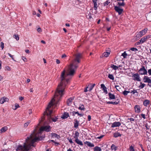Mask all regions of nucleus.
<instances>
[{
	"instance_id": "f257e3e1",
	"label": "nucleus",
	"mask_w": 151,
	"mask_h": 151,
	"mask_svg": "<svg viewBox=\"0 0 151 151\" xmlns=\"http://www.w3.org/2000/svg\"><path fill=\"white\" fill-rule=\"evenodd\" d=\"M80 60H73L71 63L70 65L68 70V73L65 74V70H64L62 72L60 79L61 82L58 85L55 92L54 97L49 102L46 111L44 113V115H47L50 121H52L53 122H56L57 121L58 118L56 117L53 118L51 114L52 113V111L50 109L51 107L53 105V102L56 101V105L64 94V91L66 83H68V79H65L66 77L68 75L73 76L75 73V70L78 67V64L80 63Z\"/></svg>"
},
{
	"instance_id": "f03ea898",
	"label": "nucleus",
	"mask_w": 151,
	"mask_h": 151,
	"mask_svg": "<svg viewBox=\"0 0 151 151\" xmlns=\"http://www.w3.org/2000/svg\"><path fill=\"white\" fill-rule=\"evenodd\" d=\"M41 138L37 137L35 133L31 134L30 137H27L26 139V142L24 143V150L28 151L31 149V146L35 147L34 143L37 141L41 140Z\"/></svg>"
},
{
	"instance_id": "7ed1b4c3",
	"label": "nucleus",
	"mask_w": 151,
	"mask_h": 151,
	"mask_svg": "<svg viewBox=\"0 0 151 151\" xmlns=\"http://www.w3.org/2000/svg\"><path fill=\"white\" fill-rule=\"evenodd\" d=\"M50 126H45L44 127H41L39 130L38 131V132L36 134L35 132H34L33 133H35L36 135H37V137H41V138L42 139V138L41 136V132H42L45 131L47 132H48L50 130Z\"/></svg>"
},
{
	"instance_id": "20e7f679",
	"label": "nucleus",
	"mask_w": 151,
	"mask_h": 151,
	"mask_svg": "<svg viewBox=\"0 0 151 151\" xmlns=\"http://www.w3.org/2000/svg\"><path fill=\"white\" fill-rule=\"evenodd\" d=\"M143 80L144 82L148 83V85L151 87V77H149L147 76H144Z\"/></svg>"
},
{
	"instance_id": "39448f33",
	"label": "nucleus",
	"mask_w": 151,
	"mask_h": 151,
	"mask_svg": "<svg viewBox=\"0 0 151 151\" xmlns=\"http://www.w3.org/2000/svg\"><path fill=\"white\" fill-rule=\"evenodd\" d=\"M139 72L141 75H147V70L145 68V67L142 66L139 70Z\"/></svg>"
},
{
	"instance_id": "423d86ee",
	"label": "nucleus",
	"mask_w": 151,
	"mask_h": 151,
	"mask_svg": "<svg viewBox=\"0 0 151 151\" xmlns=\"http://www.w3.org/2000/svg\"><path fill=\"white\" fill-rule=\"evenodd\" d=\"M132 77L134 81H141L139 75L138 73L133 74Z\"/></svg>"
},
{
	"instance_id": "0eeeda50",
	"label": "nucleus",
	"mask_w": 151,
	"mask_h": 151,
	"mask_svg": "<svg viewBox=\"0 0 151 151\" xmlns=\"http://www.w3.org/2000/svg\"><path fill=\"white\" fill-rule=\"evenodd\" d=\"M115 9L116 11L118 13L119 15L121 14L122 13L123 11V9H120L119 7L117 6H115L114 8Z\"/></svg>"
},
{
	"instance_id": "6e6552de",
	"label": "nucleus",
	"mask_w": 151,
	"mask_h": 151,
	"mask_svg": "<svg viewBox=\"0 0 151 151\" xmlns=\"http://www.w3.org/2000/svg\"><path fill=\"white\" fill-rule=\"evenodd\" d=\"M121 123L118 122H115L111 124V127H119L121 125Z\"/></svg>"
},
{
	"instance_id": "1a4fd4ad",
	"label": "nucleus",
	"mask_w": 151,
	"mask_h": 151,
	"mask_svg": "<svg viewBox=\"0 0 151 151\" xmlns=\"http://www.w3.org/2000/svg\"><path fill=\"white\" fill-rule=\"evenodd\" d=\"M135 112L137 113H139L141 111V107L139 105H136L134 107Z\"/></svg>"
},
{
	"instance_id": "9d476101",
	"label": "nucleus",
	"mask_w": 151,
	"mask_h": 151,
	"mask_svg": "<svg viewBox=\"0 0 151 151\" xmlns=\"http://www.w3.org/2000/svg\"><path fill=\"white\" fill-rule=\"evenodd\" d=\"M74 97H72L70 98L69 99H68L67 100V103L68 105H71L72 102H73L74 99Z\"/></svg>"
},
{
	"instance_id": "9b49d317",
	"label": "nucleus",
	"mask_w": 151,
	"mask_h": 151,
	"mask_svg": "<svg viewBox=\"0 0 151 151\" xmlns=\"http://www.w3.org/2000/svg\"><path fill=\"white\" fill-rule=\"evenodd\" d=\"M147 28H146L140 31L139 33V34H140V35H141V36H142L146 34L147 32Z\"/></svg>"
},
{
	"instance_id": "f8f14e48",
	"label": "nucleus",
	"mask_w": 151,
	"mask_h": 151,
	"mask_svg": "<svg viewBox=\"0 0 151 151\" xmlns=\"http://www.w3.org/2000/svg\"><path fill=\"white\" fill-rule=\"evenodd\" d=\"M9 100V99L5 97L2 98L0 99V103L1 104H3L5 101H7Z\"/></svg>"
},
{
	"instance_id": "ddd939ff",
	"label": "nucleus",
	"mask_w": 151,
	"mask_h": 151,
	"mask_svg": "<svg viewBox=\"0 0 151 151\" xmlns=\"http://www.w3.org/2000/svg\"><path fill=\"white\" fill-rule=\"evenodd\" d=\"M150 101L147 99L145 100L143 102V105L146 106H147L148 105H149L150 104Z\"/></svg>"
},
{
	"instance_id": "4468645a",
	"label": "nucleus",
	"mask_w": 151,
	"mask_h": 151,
	"mask_svg": "<svg viewBox=\"0 0 151 151\" xmlns=\"http://www.w3.org/2000/svg\"><path fill=\"white\" fill-rule=\"evenodd\" d=\"M109 96V99L110 100L114 99H115L116 97L115 96L111 93H110L108 94Z\"/></svg>"
},
{
	"instance_id": "2eb2a0df",
	"label": "nucleus",
	"mask_w": 151,
	"mask_h": 151,
	"mask_svg": "<svg viewBox=\"0 0 151 151\" xmlns=\"http://www.w3.org/2000/svg\"><path fill=\"white\" fill-rule=\"evenodd\" d=\"M85 144H86L88 146L90 147H93L94 145L93 144L88 141H86L84 142Z\"/></svg>"
},
{
	"instance_id": "dca6fc26",
	"label": "nucleus",
	"mask_w": 151,
	"mask_h": 151,
	"mask_svg": "<svg viewBox=\"0 0 151 151\" xmlns=\"http://www.w3.org/2000/svg\"><path fill=\"white\" fill-rule=\"evenodd\" d=\"M69 116L68 113L67 112H65L61 117L63 119L67 118Z\"/></svg>"
},
{
	"instance_id": "f3484780",
	"label": "nucleus",
	"mask_w": 151,
	"mask_h": 151,
	"mask_svg": "<svg viewBox=\"0 0 151 151\" xmlns=\"http://www.w3.org/2000/svg\"><path fill=\"white\" fill-rule=\"evenodd\" d=\"M24 150V145L23 146L21 145H19L18 147L16 149V150L17 151H18L19 150Z\"/></svg>"
},
{
	"instance_id": "a211bd4d",
	"label": "nucleus",
	"mask_w": 151,
	"mask_h": 151,
	"mask_svg": "<svg viewBox=\"0 0 151 151\" xmlns=\"http://www.w3.org/2000/svg\"><path fill=\"white\" fill-rule=\"evenodd\" d=\"M75 141L78 144L81 146H82L83 145L82 142L79 140L78 138L75 139Z\"/></svg>"
},
{
	"instance_id": "6ab92c4d",
	"label": "nucleus",
	"mask_w": 151,
	"mask_h": 151,
	"mask_svg": "<svg viewBox=\"0 0 151 151\" xmlns=\"http://www.w3.org/2000/svg\"><path fill=\"white\" fill-rule=\"evenodd\" d=\"M75 122L74 123V127L76 128H77L79 125V122L76 119L74 120Z\"/></svg>"
},
{
	"instance_id": "aec40b11",
	"label": "nucleus",
	"mask_w": 151,
	"mask_h": 151,
	"mask_svg": "<svg viewBox=\"0 0 151 151\" xmlns=\"http://www.w3.org/2000/svg\"><path fill=\"white\" fill-rule=\"evenodd\" d=\"M95 84H90V85L88 87V91H91V90H92L93 87H94V86H95Z\"/></svg>"
},
{
	"instance_id": "412c9836",
	"label": "nucleus",
	"mask_w": 151,
	"mask_h": 151,
	"mask_svg": "<svg viewBox=\"0 0 151 151\" xmlns=\"http://www.w3.org/2000/svg\"><path fill=\"white\" fill-rule=\"evenodd\" d=\"M110 54V52H104L102 54V56L105 57H107Z\"/></svg>"
},
{
	"instance_id": "4be33fe9",
	"label": "nucleus",
	"mask_w": 151,
	"mask_h": 151,
	"mask_svg": "<svg viewBox=\"0 0 151 151\" xmlns=\"http://www.w3.org/2000/svg\"><path fill=\"white\" fill-rule=\"evenodd\" d=\"M79 133L77 131H76L73 137L75 139H77L79 135Z\"/></svg>"
},
{
	"instance_id": "5701e85b",
	"label": "nucleus",
	"mask_w": 151,
	"mask_h": 151,
	"mask_svg": "<svg viewBox=\"0 0 151 151\" xmlns=\"http://www.w3.org/2000/svg\"><path fill=\"white\" fill-rule=\"evenodd\" d=\"M52 135V137H55L57 138L58 139H59L60 138V135H58L57 134L55 133H52L51 134Z\"/></svg>"
},
{
	"instance_id": "b1692460",
	"label": "nucleus",
	"mask_w": 151,
	"mask_h": 151,
	"mask_svg": "<svg viewBox=\"0 0 151 151\" xmlns=\"http://www.w3.org/2000/svg\"><path fill=\"white\" fill-rule=\"evenodd\" d=\"M93 149L94 151H101V149L98 146L95 147Z\"/></svg>"
},
{
	"instance_id": "393cba45",
	"label": "nucleus",
	"mask_w": 151,
	"mask_h": 151,
	"mask_svg": "<svg viewBox=\"0 0 151 151\" xmlns=\"http://www.w3.org/2000/svg\"><path fill=\"white\" fill-rule=\"evenodd\" d=\"M122 135L119 132L115 133L114 134V137L115 138L118 137H121Z\"/></svg>"
},
{
	"instance_id": "a878e982",
	"label": "nucleus",
	"mask_w": 151,
	"mask_h": 151,
	"mask_svg": "<svg viewBox=\"0 0 151 151\" xmlns=\"http://www.w3.org/2000/svg\"><path fill=\"white\" fill-rule=\"evenodd\" d=\"M110 67L111 68H112L113 69H114V70H116L119 68L116 65H111Z\"/></svg>"
},
{
	"instance_id": "bb28decb",
	"label": "nucleus",
	"mask_w": 151,
	"mask_h": 151,
	"mask_svg": "<svg viewBox=\"0 0 151 151\" xmlns=\"http://www.w3.org/2000/svg\"><path fill=\"white\" fill-rule=\"evenodd\" d=\"M107 104H112L114 105H117L118 104V102H116L108 101L106 102Z\"/></svg>"
},
{
	"instance_id": "cd10ccee",
	"label": "nucleus",
	"mask_w": 151,
	"mask_h": 151,
	"mask_svg": "<svg viewBox=\"0 0 151 151\" xmlns=\"http://www.w3.org/2000/svg\"><path fill=\"white\" fill-rule=\"evenodd\" d=\"M7 129V127L6 126H5L3 127L1 129V131L2 132H4L6 131Z\"/></svg>"
},
{
	"instance_id": "c85d7f7f",
	"label": "nucleus",
	"mask_w": 151,
	"mask_h": 151,
	"mask_svg": "<svg viewBox=\"0 0 151 151\" xmlns=\"http://www.w3.org/2000/svg\"><path fill=\"white\" fill-rule=\"evenodd\" d=\"M117 147L114 144H112L111 147V149L112 150H117Z\"/></svg>"
},
{
	"instance_id": "c756f323",
	"label": "nucleus",
	"mask_w": 151,
	"mask_h": 151,
	"mask_svg": "<svg viewBox=\"0 0 151 151\" xmlns=\"http://www.w3.org/2000/svg\"><path fill=\"white\" fill-rule=\"evenodd\" d=\"M78 109L79 110H84L85 109V108H84V105L83 104H81L80 105L79 108Z\"/></svg>"
},
{
	"instance_id": "7c9ffc66",
	"label": "nucleus",
	"mask_w": 151,
	"mask_h": 151,
	"mask_svg": "<svg viewBox=\"0 0 151 151\" xmlns=\"http://www.w3.org/2000/svg\"><path fill=\"white\" fill-rule=\"evenodd\" d=\"M94 5V9L95 10H96L97 9L98 7L99 6V4H97V2L93 3Z\"/></svg>"
},
{
	"instance_id": "2f4dec72",
	"label": "nucleus",
	"mask_w": 151,
	"mask_h": 151,
	"mask_svg": "<svg viewBox=\"0 0 151 151\" xmlns=\"http://www.w3.org/2000/svg\"><path fill=\"white\" fill-rule=\"evenodd\" d=\"M140 85L139 86V87L140 89L143 88L145 86V84L144 83H140Z\"/></svg>"
},
{
	"instance_id": "473e14b6",
	"label": "nucleus",
	"mask_w": 151,
	"mask_h": 151,
	"mask_svg": "<svg viewBox=\"0 0 151 151\" xmlns=\"http://www.w3.org/2000/svg\"><path fill=\"white\" fill-rule=\"evenodd\" d=\"M129 150L130 151H135L134 149V145H132L130 146L129 148Z\"/></svg>"
},
{
	"instance_id": "72a5a7b5",
	"label": "nucleus",
	"mask_w": 151,
	"mask_h": 151,
	"mask_svg": "<svg viewBox=\"0 0 151 151\" xmlns=\"http://www.w3.org/2000/svg\"><path fill=\"white\" fill-rule=\"evenodd\" d=\"M130 93V91H127L126 90H124L123 92V93L124 95L125 96H126L127 95L128 93Z\"/></svg>"
},
{
	"instance_id": "f704fd0d",
	"label": "nucleus",
	"mask_w": 151,
	"mask_h": 151,
	"mask_svg": "<svg viewBox=\"0 0 151 151\" xmlns=\"http://www.w3.org/2000/svg\"><path fill=\"white\" fill-rule=\"evenodd\" d=\"M108 78L110 79L114 80V77L112 74H109L108 76Z\"/></svg>"
},
{
	"instance_id": "c9c22d12",
	"label": "nucleus",
	"mask_w": 151,
	"mask_h": 151,
	"mask_svg": "<svg viewBox=\"0 0 151 151\" xmlns=\"http://www.w3.org/2000/svg\"><path fill=\"white\" fill-rule=\"evenodd\" d=\"M127 54L126 53V51H124L123 53L122 54L121 56L123 57L124 58H125L127 57Z\"/></svg>"
},
{
	"instance_id": "e433bc0d",
	"label": "nucleus",
	"mask_w": 151,
	"mask_h": 151,
	"mask_svg": "<svg viewBox=\"0 0 151 151\" xmlns=\"http://www.w3.org/2000/svg\"><path fill=\"white\" fill-rule=\"evenodd\" d=\"M14 38L15 39L17 40H18L19 39V37L17 35L14 34L13 36Z\"/></svg>"
},
{
	"instance_id": "4c0bfd02",
	"label": "nucleus",
	"mask_w": 151,
	"mask_h": 151,
	"mask_svg": "<svg viewBox=\"0 0 151 151\" xmlns=\"http://www.w3.org/2000/svg\"><path fill=\"white\" fill-rule=\"evenodd\" d=\"M140 40H141L142 43L145 42L147 40L145 36L142 38Z\"/></svg>"
},
{
	"instance_id": "58836bf2",
	"label": "nucleus",
	"mask_w": 151,
	"mask_h": 151,
	"mask_svg": "<svg viewBox=\"0 0 151 151\" xmlns=\"http://www.w3.org/2000/svg\"><path fill=\"white\" fill-rule=\"evenodd\" d=\"M30 121H29L25 123L24 124V127H27L29 124L30 123Z\"/></svg>"
},
{
	"instance_id": "ea45409f",
	"label": "nucleus",
	"mask_w": 151,
	"mask_h": 151,
	"mask_svg": "<svg viewBox=\"0 0 151 151\" xmlns=\"http://www.w3.org/2000/svg\"><path fill=\"white\" fill-rule=\"evenodd\" d=\"M110 3V2L109 1H106L103 3L104 6H107L108 4Z\"/></svg>"
},
{
	"instance_id": "a19ab883",
	"label": "nucleus",
	"mask_w": 151,
	"mask_h": 151,
	"mask_svg": "<svg viewBox=\"0 0 151 151\" xmlns=\"http://www.w3.org/2000/svg\"><path fill=\"white\" fill-rule=\"evenodd\" d=\"M142 37V36H141V35H140V34H139V32L138 34H137L136 36V37L137 39L140 38V37Z\"/></svg>"
},
{
	"instance_id": "79ce46f5",
	"label": "nucleus",
	"mask_w": 151,
	"mask_h": 151,
	"mask_svg": "<svg viewBox=\"0 0 151 151\" xmlns=\"http://www.w3.org/2000/svg\"><path fill=\"white\" fill-rule=\"evenodd\" d=\"M115 87L116 89L119 91L121 89V88L119 86L116 85Z\"/></svg>"
},
{
	"instance_id": "37998d69",
	"label": "nucleus",
	"mask_w": 151,
	"mask_h": 151,
	"mask_svg": "<svg viewBox=\"0 0 151 151\" xmlns=\"http://www.w3.org/2000/svg\"><path fill=\"white\" fill-rule=\"evenodd\" d=\"M14 107L15 108H13V109L14 110H16L19 107V106L18 104H16L15 105Z\"/></svg>"
},
{
	"instance_id": "c03bdc74",
	"label": "nucleus",
	"mask_w": 151,
	"mask_h": 151,
	"mask_svg": "<svg viewBox=\"0 0 151 151\" xmlns=\"http://www.w3.org/2000/svg\"><path fill=\"white\" fill-rule=\"evenodd\" d=\"M130 50L132 51H138V50L136 48H134V47H132V48H131L130 49Z\"/></svg>"
},
{
	"instance_id": "a18cd8bd",
	"label": "nucleus",
	"mask_w": 151,
	"mask_h": 151,
	"mask_svg": "<svg viewBox=\"0 0 151 151\" xmlns=\"http://www.w3.org/2000/svg\"><path fill=\"white\" fill-rule=\"evenodd\" d=\"M103 90L104 92L106 94L107 93V88H106H106H103Z\"/></svg>"
},
{
	"instance_id": "49530a36",
	"label": "nucleus",
	"mask_w": 151,
	"mask_h": 151,
	"mask_svg": "<svg viewBox=\"0 0 151 151\" xmlns=\"http://www.w3.org/2000/svg\"><path fill=\"white\" fill-rule=\"evenodd\" d=\"M69 141V142L71 144L73 143V142L72 140V139L71 138H68L67 139Z\"/></svg>"
},
{
	"instance_id": "de8ad7c7",
	"label": "nucleus",
	"mask_w": 151,
	"mask_h": 151,
	"mask_svg": "<svg viewBox=\"0 0 151 151\" xmlns=\"http://www.w3.org/2000/svg\"><path fill=\"white\" fill-rule=\"evenodd\" d=\"M118 5L120 6H123L125 4L123 1L122 3L118 2Z\"/></svg>"
},
{
	"instance_id": "09e8293b",
	"label": "nucleus",
	"mask_w": 151,
	"mask_h": 151,
	"mask_svg": "<svg viewBox=\"0 0 151 151\" xmlns=\"http://www.w3.org/2000/svg\"><path fill=\"white\" fill-rule=\"evenodd\" d=\"M77 111H73L70 113V114H71L73 116H74L75 114H77Z\"/></svg>"
},
{
	"instance_id": "8fccbe9b",
	"label": "nucleus",
	"mask_w": 151,
	"mask_h": 151,
	"mask_svg": "<svg viewBox=\"0 0 151 151\" xmlns=\"http://www.w3.org/2000/svg\"><path fill=\"white\" fill-rule=\"evenodd\" d=\"M130 93H132L133 94H135V93H137V91L136 90H134L133 91H131L130 92Z\"/></svg>"
},
{
	"instance_id": "3c124183",
	"label": "nucleus",
	"mask_w": 151,
	"mask_h": 151,
	"mask_svg": "<svg viewBox=\"0 0 151 151\" xmlns=\"http://www.w3.org/2000/svg\"><path fill=\"white\" fill-rule=\"evenodd\" d=\"M1 48L2 49H3L4 47V43L3 42L1 43Z\"/></svg>"
},
{
	"instance_id": "603ef678",
	"label": "nucleus",
	"mask_w": 151,
	"mask_h": 151,
	"mask_svg": "<svg viewBox=\"0 0 151 151\" xmlns=\"http://www.w3.org/2000/svg\"><path fill=\"white\" fill-rule=\"evenodd\" d=\"M37 31L39 32H42V29L40 27H38L37 28Z\"/></svg>"
},
{
	"instance_id": "864d4df0",
	"label": "nucleus",
	"mask_w": 151,
	"mask_h": 151,
	"mask_svg": "<svg viewBox=\"0 0 151 151\" xmlns=\"http://www.w3.org/2000/svg\"><path fill=\"white\" fill-rule=\"evenodd\" d=\"M141 115L142 118H143L144 119H146V117L145 115V114H141Z\"/></svg>"
},
{
	"instance_id": "5fc2aeb1",
	"label": "nucleus",
	"mask_w": 151,
	"mask_h": 151,
	"mask_svg": "<svg viewBox=\"0 0 151 151\" xmlns=\"http://www.w3.org/2000/svg\"><path fill=\"white\" fill-rule=\"evenodd\" d=\"M128 120H129L130 121V122L131 121H134V119H133L132 118H128Z\"/></svg>"
},
{
	"instance_id": "6e6d98bb",
	"label": "nucleus",
	"mask_w": 151,
	"mask_h": 151,
	"mask_svg": "<svg viewBox=\"0 0 151 151\" xmlns=\"http://www.w3.org/2000/svg\"><path fill=\"white\" fill-rule=\"evenodd\" d=\"M150 35H148L147 36H145V37L146 38L147 40L148 39L150 38L151 37Z\"/></svg>"
},
{
	"instance_id": "4d7b16f0",
	"label": "nucleus",
	"mask_w": 151,
	"mask_h": 151,
	"mask_svg": "<svg viewBox=\"0 0 151 151\" xmlns=\"http://www.w3.org/2000/svg\"><path fill=\"white\" fill-rule=\"evenodd\" d=\"M148 73L151 76V69L148 70Z\"/></svg>"
},
{
	"instance_id": "13d9d810",
	"label": "nucleus",
	"mask_w": 151,
	"mask_h": 151,
	"mask_svg": "<svg viewBox=\"0 0 151 151\" xmlns=\"http://www.w3.org/2000/svg\"><path fill=\"white\" fill-rule=\"evenodd\" d=\"M101 88H102L103 89V88H104L106 87L103 84H101Z\"/></svg>"
},
{
	"instance_id": "bf43d9fd",
	"label": "nucleus",
	"mask_w": 151,
	"mask_h": 151,
	"mask_svg": "<svg viewBox=\"0 0 151 151\" xmlns=\"http://www.w3.org/2000/svg\"><path fill=\"white\" fill-rule=\"evenodd\" d=\"M91 116L90 115H88V121H90L91 120Z\"/></svg>"
},
{
	"instance_id": "052dcab7",
	"label": "nucleus",
	"mask_w": 151,
	"mask_h": 151,
	"mask_svg": "<svg viewBox=\"0 0 151 151\" xmlns=\"http://www.w3.org/2000/svg\"><path fill=\"white\" fill-rule=\"evenodd\" d=\"M66 55L65 54H63L62 55V58H65V57H66Z\"/></svg>"
},
{
	"instance_id": "680f3d73",
	"label": "nucleus",
	"mask_w": 151,
	"mask_h": 151,
	"mask_svg": "<svg viewBox=\"0 0 151 151\" xmlns=\"http://www.w3.org/2000/svg\"><path fill=\"white\" fill-rule=\"evenodd\" d=\"M104 135H102L99 137H97V138L98 139H100L104 137Z\"/></svg>"
},
{
	"instance_id": "e2e57ef3",
	"label": "nucleus",
	"mask_w": 151,
	"mask_h": 151,
	"mask_svg": "<svg viewBox=\"0 0 151 151\" xmlns=\"http://www.w3.org/2000/svg\"><path fill=\"white\" fill-rule=\"evenodd\" d=\"M24 99V97L21 96L19 98V100L20 101H22Z\"/></svg>"
},
{
	"instance_id": "0e129e2a",
	"label": "nucleus",
	"mask_w": 151,
	"mask_h": 151,
	"mask_svg": "<svg viewBox=\"0 0 151 151\" xmlns=\"http://www.w3.org/2000/svg\"><path fill=\"white\" fill-rule=\"evenodd\" d=\"M56 62L57 64H59L60 63V61L58 59H56Z\"/></svg>"
},
{
	"instance_id": "69168bd1",
	"label": "nucleus",
	"mask_w": 151,
	"mask_h": 151,
	"mask_svg": "<svg viewBox=\"0 0 151 151\" xmlns=\"http://www.w3.org/2000/svg\"><path fill=\"white\" fill-rule=\"evenodd\" d=\"M88 88V87H86V88H85V89L84 91L85 92H87V91H88L87 88Z\"/></svg>"
},
{
	"instance_id": "338daca9",
	"label": "nucleus",
	"mask_w": 151,
	"mask_h": 151,
	"mask_svg": "<svg viewBox=\"0 0 151 151\" xmlns=\"http://www.w3.org/2000/svg\"><path fill=\"white\" fill-rule=\"evenodd\" d=\"M41 43L44 44H45L46 42H45L43 40H42L41 41Z\"/></svg>"
},
{
	"instance_id": "774afa93",
	"label": "nucleus",
	"mask_w": 151,
	"mask_h": 151,
	"mask_svg": "<svg viewBox=\"0 0 151 151\" xmlns=\"http://www.w3.org/2000/svg\"><path fill=\"white\" fill-rule=\"evenodd\" d=\"M25 52L26 53H29V50H25Z\"/></svg>"
}]
</instances>
